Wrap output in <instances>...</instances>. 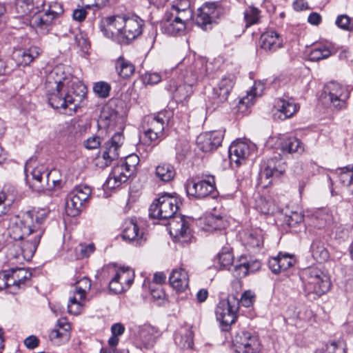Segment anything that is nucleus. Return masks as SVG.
<instances>
[{"instance_id": "1", "label": "nucleus", "mask_w": 353, "mask_h": 353, "mask_svg": "<svg viewBox=\"0 0 353 353\" xmlns=\"http://www.w3.org/2000/svg\"><path fill=\"white\" fill-rule=\"evenodd\" d=\"M143 24V21L137 15H114L101 20V30L107 38L128 42L141 34Z\"/></svg>"}, {"instance_id": "2", "label": "nucleus", "mask_w": 353, "mask_h": 353, "mask_svg": "<svg viewBox=\"0 0 353 353\" xmlns=\"http://www.w3.org/2000/svg\"><path fill=\"white\" fill-rule=\"evenodd\" d=\"M177 68L181 71L179 77L183 83L176 86L174 95L179 100H185L192 94V87L196 81L207 74L206 63L203 59L192 62L190 58L184 59Z\"/></svg>"}, {"instance_id": "3", "label": "nucleus", "mask_w": 353, "mask_h": 353, "mask_svg": "<svg viewBox=\"0 0 353 353\" xmlns=\"http://www.w3.org/2000/svg\"><path fill=\"white\" fill-rule=\"evenodd\" d=\"M47 216L48 212L45 209L26 211L22 213L21 219L18 217L16 221L9 225L8 235L14 241H22L32 236L35 230L43 228L42 223Z\"/></svg>"}, {"instance_id": "4", "label": "nucleus", "mask_w": 353, "mask_h": 353, "mask_svg": "<svg viewBox=\"0 0 353 353\" xmlns=\"http://www.w3.org/2000/svg\"><path fill=\"white\" fill-rule=\"evenodd\" d=\"M189 14V11L180 13L173 9H168L160 23L161 31L172 36L181 34L186 28Z\"/></svg>"}, {"instance_id": "5", "label": "nucleus", "mask_w": 353, "mask_h": 353, "mask_svg": "<svg viewBox=\"0 0 353 353\" xmlns=\"http://www.w3.org/2000/svg\"><path fill=\"white\" fill-rule=\"evenodd\" d=\"M239 307V299L233 295L228 296L227 299H222L219 302L215 314L223 330L228 331L230 325L236 321Z\"/></svg>"}, {"instance_id": "6", "label": "nucleus", "mask_w": 353, "mask_h": 353, "mask_svg": "<svg viewBox=\"0 0 353 353\" xmlns=\"http://www.w3.org/2000/svg\"><path fill=\"white\" fill-rule=\"evenodd\" d=\"M179 209L177 199L168 194H164L150 205V216L158 219H172Z\"/></svg>"}, {"instance_id": "7", "label": "nucleus", "mask_w": 353, "mask_h": 353, "mask_svg": "<svg viewBox=\"0 0 353 353\" xmlns=\"http://www.w3.org/2000/svg\"><path fill=\"white\" fill-rule=\"evenodd\" d=\"M185 190L188 196L201 199L212 194L216 190L215 180L213 176H205L200 179L195 176L187 180Z\"/></svg>"}, {"instance_id": "8", "label": "nucleus", "mask_w": 353, "mask_h": 353, "mask_svg": "<svg viewBox=\"0 0 353 353\" xmlns=\"http://www.w3.org/2000/svg\"><path fill=\"white\" fill-rule=\"evenodd\" d=\"M91 188L86 185H80L68 196L65 203V212L70 216H78L91 195Z\"/></svg>"}, {"instance_id": "9", "label": "nucleus", "mask_w": 353, "mask_h": 353, "mask_svg": "<svg viewBox=\"0 0 353 353\" xmlns=\"http://www.w3.org/2000/svg\"><path fill=\"white\" fill-rule=\"evenodd\" d=\"M123 141L124 137L122 132L114 133L102 146L101 157L97 158V165L100 168H105L109 166L113 161L117 160Z\"/></svg>"}, {"instance_id": "10", "label": "nucleus", "mask_w": 353, "mask_h": 353, "mask_svg": "<svg viewBox=\"0 0 353 353\" xmlns=\"http://www.w3.org/2000/svg\"><path fill=\"white\" fill-rule=\"evenodd\" d=\"M91 288V281L88 277H83L76 282L74 290L69 298L68 310L70 314H79L84 306L86 294Z\"/></svg>"}, {"instance_id": "11", "label": "nucleus", "mask_w": 353, "mask_h": 353, "mask_svg": "<svg viewBox=\"0 0 353 353\" xmlns=\"http://www.w3.org/2000/svg\"><path fill=\"white\" fill-rule=\"evenodd\" d=\"M195 23L204 30L211 28L212 20L224 14L227 10L219 1L207 2L199 9Z\"/></svg>"}, {"instance_id": "12", "label": "nucleus", "mask_w": 353, "mask_h": 353, "mask_svg": "<svg viewBox=\"0 0 353 353\" xmlns=\"http://www.w3.org/2000/svg\"><path fill=\"white\" fill-rule=\"evenodd\" d=\"M169 121L166 112H159L149 118L145 137L150 142H159L165 138L164 129Z\"/></svg>"}, {"instance_id": "13", "label": "nucleus", "mask_w": 353, "mask_h": 353, "mask_svg": "<svg viewBox=\"0 0 353 353\" xmlns=\"http://www.w3.org/2000/svg\"><path fill=\"white\" fill-rule=\"evenodd\" d=\"M324 92L328 96L334 109L340 110L347 108V101L350 93L345 86L336 81H330L325 85Z\"/></svg>"}, {"instance_id": "14", "label": "nucleus", "mask_w": 353, "mask_h": 353, "mask_svg": "<svg viewBox=\"0 0 353 353\" xmlns=\"http://www.w3.org/2000/svg\"><path fill=\"white\" fill-rule=\"evenodd\" d=\"M233 345L237 353H259L260 343L253 333L240 330L232 339Z\"/></svg>"}, {"instance_id": "15", "label": "nucleus", "mask_w": 353, "mask_h": 353, "mask_svg": "<svg viewBox=\"0 0 353 353\" xmlns=\"http://www.w3.org/2000/svg\"><path fill=\"white\" fill-rule=\"evenodd\" d=\"M169 230L175 241L181 244L189 242L192 238L188 222L183 216H174L170 219Z\"/></svg>"}, {"instance_id": "16", "label": "nucleus", "mask_w": 353, "mask_h": 353, "mask_svg": "<svg viewBox=\"0 0 353 353\" xmlns=\"http://www.w3.org/2000/svg\"><path fill=\"white\" fill-rule=\"evenodd\" d=\"M43 233L44 228H38L34 230V233L32 236L19 242L17 246L20 248V253L14 254V256L19 259L21 256L23 259L30 261L35 253Z\"/></svg>"}, {"instance_id": "17", "label": "nucleus", "mask_w": 353, "mask_h": 353, "mask_svg": "<svg viewBox=\"0 0 353 353\" xmlns=\"http://www.w3.org/2000/svg\"><path fill=\"white\" fill-rule=\"evenodd\" d=\"M235 81L236 78L233 74H226L222 76L217 85L213 88L211 96L212 103L219 105L225 102Z\"/></svg>"}, {"instance_id": "18", "label": "nucleus", "mask_w": 353, "mask_h": 353, "mask_svg": "<svg viewBox=\"0 0 353 353\" xmlns=\"http://www.w3.org/2000/svg\"><path fill=\"white\" fill-rule=\"evenodd\" d=\"M261 170V177L269 179L270 178H279L285 171L286 165L283 161L281 154L268 159L263 162Z\"/></svg>"}, {"instance_id": "19", "label": "nucleus", "mask_w": 353, "mask_h": 353, "mask_svg": "<svg viewBox=\"0 0 353 353\" xmlns=\"http://www.w3.org/2000/svg\"><path fill=\"white\" fill-rule=\"evenodd\" d=\"M65 92L68 95V101L72 104L70 110H76L79 108L85 99L87 93L86 86L80 81H72L70 80L69 85L65 87Z\"/></svg>"}, {"instance_id": "20", "label": "nucleus", "mask_w": 353, "mask_h": 353, "mask_svg": "<svg viewBox=\"0 0 353 353\" xmlns=\"http://www.w3.org/2000/svg\"><path fill=\"white\" fill-rule=\"evenodd\" d=\"M70 78L65 73L62 66L53 68L46 77V88L48 92L54 89H64L69 85Z\"/></svg>"}, {"instance_id": "21", "label": "nucleus", "mask_w": 353, "mask_h": 353, "mask_svg": "<svg viewBox=\"0 0 353 353\" xmlns=\"http://www.w3.org/2000/svg\"><path fill=\"white\" fill-rule=\"evenodd\" d=\"M223 139V135L221 132H208L200 134L196 139V143L200 150L208 152L220 146Z\"/></svg>"}, {"instance_id": "22", "label": "nucleus", "mask_w": 353, "mask_h": 353, "mask_svg": "<svg viewBox=\"0 0 353 353\" xmlns=\"http://www.w3.org/2000/svg\"><path fill=\"white\" fill-rule=\"evenodd\" d=\"M122 237L135 245H142L147 239L145 232L140 230L137 223L132 219L124 223Z\"/></svg>"}, {"instance_id": "23", "label": "nucleus", "mask_w": 353, "mask_h": 353, "mask_svg": "<svg viewBox=\"0 0 353 353\" xmlns=\"http://www.w3.org/2000/svg\"><path fill=\"white\" fill-rule=\"evenodd\" d=\"M50 172H44L43 166L37 167L31 172V179L26 175V181L32 190L39 192L43 191L47 185L50 187Z\"/></svg>"}, {"instance_id": "24", "label": "nucleus", "mask_w": 353, "mask_h": 353, "mask_svg": "<svg viewBox=\"0 0 353 353\" xmlns=\"http://www.w3.org/2000/svg\"><path fill=\"white\" fill-rule=\"evenodd\" d=\"M228 153L230 163L234 162L238 167L249 157L250 146L244 141H235L229 147Z\"/></svg>"}, {"instance_id": "25", "label": "nucleus", "mask_w": 353, "mask_h": 353, "mask_svg": "<svg viewBox=\"0 0 353 353\" xmlns=\"http://www.w3.org/2000/svg\"><path fill=\"white\" fill-rule=\"evenodd\" d=\"M313 288L306 287L304 290L307 299L314 301L319 299L323 294L329 291L331 287V282L328 274L323 275L320 279L316 281Z\"/></svg>"}, {"instance_id": "26", "label": "nucleus", "mask_w": 353, "mask_h": 353, "mask_svg": "<svg viewBox=\"0 0 353 353\" xmlns=\"http://www.w3.org/2000/svg\"><path fill=\"white\" fill-rule=\"evenodd\" d=\"M295 263L293 256L287 253L280 252L276 256L272 257L268 261V266L274 274H279L288 270Z\"/></svg>"}, {"instance_id": "27", "label": "nucleus", "mask_w": 353, "mask_h": 353, "mask_svg": "<svg viewBox=\"0 0 353 353\" xmlns=\"http://www.w3.org/2000/svg\"><path fill=\"white\" fill-rule=\"evenodd\" d=\"M260 46L265 52L273 53L283 46V40L276 32H266L260 37Z\"/></svg>"}, {"instance_id": "28", "label": "nucleus", "mask_w": 353, "mask_h": 353, "mask_svg": "<svg viewBox=\"0 0 353 353\" xmlns=\"http://www.w3.org/2000/svg\"><path fill=\"white\" fill-rule=\"evenodd\" d=\"M159 335V332L155 327L145 325L139 327L137 338L145 347L149 348L154 345Z\"/></svg>"}, {"instance_id": "29", "label": "nucleus", "mask_w": 353, "mask_h": 353, "mask_svg": "<svg viewBox=\"0 0 353 353\" xmlns=\"http://www.w3.org/2000/svg\"><path fill=\"white\" fill-rule=\"evenodd\" d=\"M274 108L278 112V117L285 120L293 116L299 107L292 99H278L276 100Z\"/></svg>"}, {"instance_id": "30", "label": "nucleus", "mask_w": 353, "mask_h": 353, "mask_svg": "<svg viewBox=\"0 0 353 353\" xmlns=\"http://www.w3.org/2000/svg\"><path fill=\"white\" fill-rule=\"evenodd\" d=\"M170 285L178 292H183L189 284V276L183 268L173 270L169 277Z\"/></svg>"}, {"instance_id": "31", "label": "nucleus", "mask_w": 353, "mask_h": 353, "mask_svg": "<svg viewBox=\"0 0 353 353\" xmlns=\"http://www.w3.org/2000/svg\"><path fill=\"white\" fill-rule=\"evenodd\" d=\"M240 236L243 243L250 248H261L263 244V232L259 228L244 231Z\"/></svg>"}, {"instance_id": "32", "label": "nucleus", "mask_w": 353, "mask_h": 353, "mask_svg": "<svg viewBox=\"0 0 353 353\" xmlns=\"http://www.w3.org/2000/svg\"><path fill=\"white\" fill-rule=\"evenodd\" d=\"M48 92V102L49 104L54 109L72 107V104H69L68 101V95L64 89H54L50 90Z\"/></svg>"}, {"instance_id": "33", "label": "nucleus", "mask_w": 353, "mask_h": 353, "mask_svg": "<svg viewBox=\"0 0 353 353\" xmlns=\"http://www.w3.org/2000/svg\"><path fill=\"white\" fill-rule=\"evenodd\" d=\"M327 274L321 268L316 266L308 267L301 272V278L303 281L304 289L306 287L313 288L314 283L318 279H320L323 275Z\"/></svg>"}, {"instance_id": "34", "label": "nucleus", "mask_w": 353, "mask_h": 353, "mask_svg": "<svg viewBox=\"0 0 353 353\" xmlns=\"http://www.w3.org/2000/svg\"><path fill=\"white\" fill-rule=\"evenodd\" d=\"M280 150L283 154H301L304 151L302 142L295 137L284 138L280 143Z\"/></svg>"}, {"instance_id": "35", "label": "nucleus", "mask_w": 353, "mask_h": 353, "mask_svg": "<svg viewBox=\"0 0 353 353\" xmlns=\"http://www.w3.org/2000/svg\"><path fill=\"white\" fill-rule=\"evenodd\" d=\"M8 271L10 274V285L17 288H20L32 276V273L25 268L10 269Z\"/></svg>"}, {"instance_id": "36", "label": "nucleus", "mask_w": 353, "mask_h": 353, "mask_svg": "<svg viewBox=\"0 0 353 353\" xmlns=\"http://www.w3.org/2000/svg\"><path fill=\"white\" fill-rule=\"evenodd\" d=\"M55 17L51 14L47 10L42 14H37L33 17L31 23L33 27L36 28L41 32H48L50 27L52 25Z\"/></svg>"}, {"instance_id": "37", "label": "nucleus", "mask_w": 353, "mask_h": 353, "mask_svg": "<svg viewBox=\"0 0 353 353\" xmlns=\"http://www.w3.org/2000/svg\"><path fill=\"white\" fill-rule=\"evenodd\" d=\"M40 52V48L37 46H32L24 50H19L14 55L17 64L23 66L29 65L38 57Z\"/></svg>"}, {"instance_id": "38", "label": "nucleus", "mask_w": 353, "mask_h": 353, "mask_svg": "<svg viewBox=\"0 0 353 353\" xmlns=\"http://www.w3.org/2000/svg\"><path fill=\"white\" fill-rule=\"evenodd\" d=\"M174 341L181 349L192 348L193 345V332L188 327L180 329L174 336Z\"/></svg>"}, {"instance_id": "39", "label": "nucleus", "mask_w": 353, "mask_h": 353, "mask_svg": "<svg viewBox=\"0 0 353 353\" xmlns=\"http://www.w3.org/2000/svg\"><path fill=\"white\" fill-rule=\"evenodd\" d=\"M176 175V171L174 166L168 163H161L155 169V176L163 182H170L172 181Z\"/></svg>"}, {"instance_id": "40", "label": "nucleus", "mask_w": 353, "mask_h": 353, "mask_svg": "<svg viewBox=\"0 0 353 353\" xmlns=\"http://www.w3.org/2000/svg\"><path fill=\"white\" fill-rule=\"evenodd\" d=\"M335 174L340 183L353 194V170L349 166L340 168L336 170Z\"/></svg>"}, {"instance_id": "41", "label": "nucleus", "mask_w": 353, "mask_h": 353, "mask_svg": "<svg viewBox=\"0 0 353 353\" xmlns=\"http://www.w3.org/2000/svg\"><path fill=\"white\" fill-rule=\"evenodd\" d=\"M115 68L118 74L123 79L131 77L135 70L134 65L123 57H120L117 59Z\"/></svg>"}, {"instance_id": "42", "label": "nucleus", "mask_w": 353, "mask_h": 353, "mask_svg": "<svg viewBox=\"0 0 353 353\" xmlns=\"http://www.w3.org/2000/svg\"><path fill=\"white\" fill-rule=\"evenodd\" d=\"M310 252L312 257L319 263L324 262L329 258V252L321 241L315 240L312 243Z\"/></svg>"}, {"instance_id": "43", "label": "nucleus", "mask_w": 353, "mask_h": 353, "mask_svg": "<svg viewBox=\"0 0 353 353\" xmlns=\"http://www.w3.org/2000/svg\"><path fill=\"white\" fill-rule=\"evenodd\" d=\"M58 325L59 326V329H54L50 332L49 335L50 339L51 341H55L60 339L67 341L70 337V323L65 320H59Z\"/></svg>"}, {"instance_id": "44", "label": "nucleus", "mask_w": 353, "mask_h": 353, "mask_svg": "<svg viewBox=\"0 0 353 353\" xmlns=\"http://www.w3.org/2000/svg\"><path fill=\"white\" fill-rule=\"evenodd\" d=\"M331 55L329 48L324 45L314 46L308 54V59L311 61H319L328 58Z\"/></svg>"}, {"instance_id": "45", "label": "nucleus", "mask_w": 353, "mask_h": 353, "mask_svg": "<svg viewBox=\"0 0 353 353\" xmlns=\"http://www.w3.org/2000/svg\"><path fill=\"white\" fill-rule=\"evenodd\" d=\"M260 266L261 263L259 261H254L252 265L250 263L245 262L236 265H234L236 276L240 278L245 277L249 272H253L258 270Z\"/></svg>"}, {"instance_id": "46", "label": "nucleus", "mask_w": 353, "mask_h": 353, "mask_svg": "<svg viewBox=\"0 0 353 353\" xmlns=\"http://www.w3.org/2000/svg\"><path fill=\"white\" fill-rule=\"evenodd\" d=\"M345 343L343 340L328 343L325 348L317 350L315 353H345Z\"/></svg>"}, {"instance_id": "47", "label": "nucleus", "mask_w": 353, "mask_h": 353, "mask_svg": "<svg viewBox=\"0 0 353 353\" xmlns=\"http://www.w3.org/2000/svg\"><path fill=\"white\" fill-rule=\"evenodd\" d=\"M205 226L208 231L221 230L225 228V223L219 216L210 215L205 219Z\"/></svg>"}, {"instance_id": "48", "label": "nucleus", "mask_w": 353, "mask_h": 353, "mask_svg": "<svg viewBox=\"0 0 353 353\" xmlns=\"http://www.w3.org/2000/svg\"><path fill=\"white\" fill-rule=\"evenodd\" d=\"M65 26L66 30L63 32V35L68 36L69 34H74V40L77 45L82 50L88 49L89 46L88 39L84 37L81 32L76 34L75 30L72 27L70 24L66 23Z\"/></svg>"}, {"instance_id": "49", "label": "nucleus", "mask_w": 353, "mask_h": 353, "mask_svg": "<svg viewBox=\"0 0 353 353\" xmlns=\"http://www.w3.org/2000/svg\"><path fill=\"white\" fill-rule=\"evenodd\" d=\"M256 209L261 214H270L274 212V203L265 198L260 196L256 200Z\"/></svg>"}, {"instance_id": "50", "label": "nucleus", "mask_w": 353, "mask_h": 353, "mask_svg": "<svg viewBox=\"0 0 353 353\" xmlns=\"http://www.w3.org/2000/svg\"><path fill=\"white\" fill-rule=\"evenodd\" d=\"M115 275L123 285H126L127 288H129L134 281V272L130 268H119Z\"/></svg>"}, {"instance_id": "51", "label": "nucleus", "mask_w": 353, "mask_h": 353, "mask_svg": "<svg viewBox=\"0 0 353 353\" xmlns=\"http://www.w3.org/2000/svg\"><path fill=\"white\" fill-rule=\"evenodd\" d=\"M316 219L319 221V228L330 225L334 221V216L330 209H322L316 213Z\"/></svg>"}, {"instance_id": "52", "label": "nucleus", "mask_w": 353, "mask_h": 353, "mask_svg": "<svg viewBox=\"0 0 353 353\" xmlns=\"http://www.w3.org/2000/svg\"><path fill=\"white\" fill-rule=\"evenodd\" d=\"M260 18V11L256 8L250 6L244 12V19L245 27L251 26L257 23Z\"/></svg>"}, {"instance_id": "53", "label": "nucleus", "mask_w": 353, "mask_h": 353, "mask_svg": "<svg viewBox=\"0 0 353 353\" xmlns=\"http://www.w3.org/2000/svg\"><path fill=\"white\" fill-rule=\"evenodd\" d=\"M217 256L221 268H228L233 263L234 256L229 247H223Z\"/></svg>"}, {"instance_id": "54", "label": "nucleus", "mask_w": 353, "mask_h": 353, "mask_svg": "<svg viewBox=\"0 0 353 353\" xmlns=\"http://www.w3.org/2000/svg\"><path fill=\"white\" fill-rule=\"evenodd\" d=\"M303 220V214L300 210H291L285 212V222L290 227H295Z\"/></svg>"}, {"instance_id": "55", "label": "nucleus", "mask_w": 353, "mask_h": 353, "mask_svg": "<svg viewBox=\"0 0 353 353\" xmlns=\"http://www.w3.org/2000/svg\"><path fill=\"white\" fill-rule=\"evenodd\" d=\"M43 6H48L47 10L57 19L63 13L62 4L54 0H44L42 3Z\"/></svg>"}, {"instance_id": "56", "label": "nucleus", "mask_w": 353, "mask_h": 353, "mask_svg": "<svg viewBox=\"0 0 353 353\" xmlns=\"http://www.w3.org/2000/svg\"><path fill=\"white\" fill-rule=\"evenodd\" d=\"M256 88H253L250 92L248 93L247 96L243 97L238 105V109L239 111L245 112L253 104V100L254 97L259 94L256 92Z\"/></svg>"}, {"instance_id": "57", "label": "nucleus", "mask_w": 353, "mask_h": 353, "mask_svg": "<svg viewBox=\"0 0 353 353\" xmlns=\"http://www.w3.org/2000/svg\"><path fill=\"white\" fill-rule=\"evenodd\" d=\"M335 23L343 30L353 31V19L346 14L338 16Z\"/></svg>"}, {"instance_id": "58", "label": "nucleus", "mask_w": 353, "mask_h": 353, "mask_svg": "<svg viewBox=\"0 0 353 353\" xmlns=\"http://www.w3.org/2000/svg\"><path fill=\"white\" fill-rule=\"evenodd\" d=\"M95 250V246L94 243L89 244H79L77 248L76 252L79 256L81 258H87L90 256Z\"/></svg>"}, {"instance_id": "59", "label": "nucleus", "mask_w": 353, "mask_h": 353, "mask_svg": "<svg viewBox=\"0 0 353 353\" xmlns=\"http://www.w3.org/2000/svg\"><path fill=\"white\" fill-rule=\"evenodd\" d=\"M93 90L100 97L105 98L109 95L110 85L106 82L99 81L94 83Z\"/></svg>"}, {"instance_id": "60", "label": "nucleus", "mask_w": 353, "mask_h": 353, "mask_svg": "<svg viewBox=\"0 0 353 353\" xmlns=\"http://www.w3.org/2000/svg\"><path fill=\"white\" fill-rule=\"evenodd\" d=\"M17 6L23 9V14H30L37 12V10H34L35 6L33 0H18Z\"/></svg>"}, {"instance_id": "61", "label": "nucleus", "mask_w": 353, "mask_h": 353, "mask_svg": "<svg viewBox=\"0 0 353 353\" xmlns=\"http://www.w3.org/2000/svg\"><path fill=\"white\" fill-rule=\"evenodd\" d=\"M111 173L113 175V177H115L117 181H119V183L121 184L127 181L128 179L130 177L129 173H125L123 171V168L118 165L113 168Z\"/></svg>"}, {"instance_id": "62", "label": "nucleus", "mask_w": 353, "mask_h": 353, "mask_svg": "<svg viewBox=\"0 0 353 353\" xmlns=\"http://www.w3.org/2000/svg\"><path fill=\"white\" fill-rule=\"evenodd\" d=\"M170 9H173L175 11L177 10L180 13L185 11H189V20H190L192 17V11L190 9V2L187 0L181 1L176 5H173Z\"/></svg>"}, {"instance_id": "63", "label": "nucleus", "mask_w": 353, "mask_h": 353, "mask_svg": "<svg viewBox=\"0 0 353 353\" xmlns=\"http://www.w3.org/2000/svg\"><path fill=\"white\" fill-rule=\"evenodd\" d=\"M161 76L158 72H148L145 74L143 80L144 83L149 85H154L161 81Z\"/></svg>"}, {"instance_id": "64", "label": "nucleus", "mask_w": 353, "mask_h": 353, "mask_svg": "<svg viewBox=\"0 0 353 353\" xmlns=\"http://www.w3.org/2000/svg\"><path fill=\"white\" fill-rule=\"evenodd\" d=\"M101 145V138L99 136H92L83 142V145L88 150H94Z\"/></svg>"}]
</instances>
